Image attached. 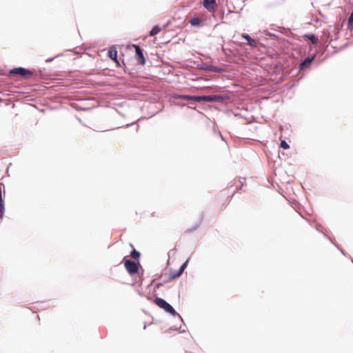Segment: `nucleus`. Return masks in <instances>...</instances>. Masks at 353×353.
Returning a JSON list of instances; mask_svg holds the SVG:
<instances>
[{
  "label": "nucleus",
  "instance_id": "obj_8",
  "mask_svg": "<svg viewBox=\"0 0 353 353\" xmlns=\"http://www.w3.org/2000/svg\"><path fill=\"white\" fill-rule=\"evenodd\" d=\"M314 57H312L311 58L310 57H307L306 59H304V61L300 64V69L301 70H303L307 67L310 66V65L311 64V63L312 62V61L314 60Z\"/></svg>",
  "mask_w": 353,
  "mask_h": 353
},
{
  "label": "nucleus",
  "instance_id": "obj_1",
  "mask_svg": "<svg viewBox=\"0 0 353 353\" xmlns=\"http://www.w3.org/2000/svg\"><path fill=\"white\" fill-rule=\"evenodd\" d=\"M9 74L11 76L19 75L25 79H28L33 77L32 71L23 68H14L10 71Z\"/></svg>",
  "mask_w": 353,
  "mask_h": 353
},
{
  "label": "nucleus",
  "instance_id": "obj_18",
  "mask_svg": "<svg viewBox=\"0 0 353 353\" xmlns=\"http://www.w3.org/2000/svg\"><path fill=\"white\" fill-rule=\"evenodd\" d=\"M192 230H185V232H186V233H188V232H191Z\"/></svg>",
  "mask_w": 353,
  "mask_h": 353
},
{
  "label": "nucleus",
  "instance_id": "obj_16",
  "mask_svg": "<svg viewBox=\"0 0 353 353\" xmlns=\"http://www.w3.org/2000/svg\"><path fill=\"white\" fill-rule=\"evenodd\" d=\"M347 26L349 28H352L353 26V11L351 15L348 18Z\"/></svg>",
  "mask_w": 353,
  "mask_h": 353
},
{
  "label": "nucleus",
  "instance_id": "obj_4",
  "mask_svg": "<svg viewBox=\"0 0 353 353\" xmlns=\"http://www.w3.org/2000/svg\"><path fill=\"white\" fill-rule=\"evenodd\" d=\"M196 101H220L222 99V97L219 95H209V96H198L197 98L195 99Z\"/></svg>",
  "mask_w": 353,
  "mask_h": 353
},
{
  "label": "nucleus",
  "instance_id": "obj_7",
  "mask_svg": "<svg viewBox=\"0 0 353 353\" xmlns=\"http://www.w3.org/2000/svg\"><path fill=\"white\" fill-rule=\"evenodd\" d=\"M241 37L247 40L248 45H249L251 48H256L257 46L258 42L255 39H252L250 35L246 33H243Z\"/></svg>",
  "mask_w": 353,
  "mask_h": 353
},
{
  "label": "nucleus",
  "instance_id": "obj_11",
  "mask_svg": "<svg viewBox=\"0 0 353 353\" xmlns=\"http://www.w3.org/2000/svg\"><path fill=\"white\" fill-rule=\"evenodd\" d=\"M188 260H187L180 268L179 270L177 272V273L174 274H171L170 275V279H176L177 277H179L182 273L184 271V270L185 269L187 265H188Z\"/></svg>",
  "mask_w": 353,
  "mask_h": 353
},
{
  "label": "nucleus",
  "instance_id": "obj_6",
  "mask_svg": "<svg viewBox=\"0 0 353 353\" xmlns=\"http://www.w3.org/2000/svg\"><path fill=\"white\" fill-rule=\"evenodd\" d=\"M203 6L209 11H214L216 6L215 0H203Z\"/></svg>",
  "mask_w": 353,
  "mask_h": 353
},
{
  "label": "nucleus",
  "instance_id": "obj_14",
  "mask_svg": "<svg viewBox=\"0 0 353 353\" xmlns=\"http://www.w3.org/2000/svg\"><path fill=\"white\" fill-rule=\"evenodd\" d=\"M130 256L134 259H138L140 256V253L137 251L136 250H133L131 253H130Z\"/></svg>",
  "mask_w": 353,
  "mask_h": 353
},
{
  "label": "nucleus",
  "instance_id": "obj_12",
  "mask_svg": "<svg viewBox=\"0 0 353 353\" xmlns=\"http://www.w3.org/2000/svg\"><path fill=\"white\" fill-rule=\"evenodd\" d=\"M305 37H307V39H309L313 44H316L318 42V39L313 34H305Z\"/></svg>",
  "mask_w": 353,
  "mask_h": 353
},
{
  "label": "nucleus",
  "instance_id": "obj_10",
  "mask_svg": "<svg viewBox=\"0 0 353 353\" xmlns=\"http://www.w3.org/2000/svg\"><path fill=\"white\" fill-rule=\"evenodd\" d=\"M173 97L174 99L191 100V101H196L195 99L197 98L198 96H190V95H185V94H176V95H174Z\"/></svg>",
  "mask_w": 353,
  "mask_h": 353
},
{
  "label": "nucleus",
  "instance_id": "obj_5",
  "mask_svg": "<svg viewBox=\"0 0 353 353\" xmlns=\"http://www.w3.org/2000/svg\"><path fill=\"white\" fill-rule=\"evenodd\" d=\"M134 48H135V52L136 55L137 57V61L139 63L143 65L145 63V59L144 57V55L143 54L142 50L141 48L137 45H133Z\"/></svg>",
  "mask_w": 353,
  "mask_h": 353
},
{
  "label": "nucleus",
  "instance_id": "obj_15",
  "mask_svg": "<svg viewBox=\"0 0 353 353\" xmlns=\"http://www.w3.org/2000/svg\"><path fill=\"white\" fill-rule=\"evenodd\" d=\"M192 26H198L201 23V20L199 18H193L190 21Z\"/></svg>",
  "mask_w": 353,
  "mask_h": 353
},
{
  "label": "nucleus",
  "instance_id": "obj_19",
  "mask_svg": "<svg viewBox=\"0 0 353 353\" xmlns=\"http://www.w3.org/2000/svg\"><path fill=\"white\" fill-rule=\"evenodd\" d=\"M1 210H2L3 209V204L2 203H1Z\"/></svg>",
  "mask_w": 353,
  "mask_h": 353
},
{
  "label": "nucleus",
  "instance_id": "obj_2",
  "mask_svg": "<svg viewBox=\"0 0 353 353\" xmlns=\"http://www.w3.org/2000/svg\"><path fill=\"white\" fill-rule=\"evenodd\" d=\"M154 302L157 306L163 309L165 312L171 314L172 315L174 316L177 314L174 309L163 299L156 298Z\"/></svg>",
  "mask_w": 353,
  "mask_h": 353
},
{
  "label": "nucleus",
  "instance_id": "obj_17",
  "mask_svg": "<svg viewBox=\"0 0 353 353\" xmlns=\"http://www.w3.org/2000/svg\"><path fill=\"white\" fill-rule=\"evenodd\" d=\"M281 147L283 149H288L290 148L289 145L285 141L281 142Z\"/></svg>",
  "mask_w": 353,
  "mask_h": 353
},
{
  "label": "nucleus",
  "instance_id": "obj_9",
  "mask_svg": "<svg viewBox=\"0 0 353 353\" xmlns=\"http://www.w3.org/2000/svg\"><path fill=\"white\" fill-rule=\"evenodd\" d=\"M108 56L112 60L114 61L116 63H118L117 51L114 47L110 48L108 52Z\"/></svg>",
  "mask_w": 353,
  "mask_h": 353
},
{
  "label": "nucleus",
  "instance_id": "obj_13",
  "mask_svg": "<svg viewBox=\"0 0 353 353\" xmlns=\"http://www.w3.org/2000/svg\"><path fill=\"white\" fill-rule=\"evenodd\" d=\"M161 30V28L159 27L158 26H156L153 27V28L150 32V36L153 37L156 34H157Z\"/></svg>",
  "mask_w": 353,
  "mask_h": 353
},
{
  "label": "nucleus",
  "instance_id": "obj_3",
  "mask_svg": "<svg viewBox=\"0 0 353 353\" xmlns=\"http://www.w3.org/2000/svg\"><path fill=\"white\" fill-rule=\"evenodd\" d=\"M124 266L128 272L131 274H135L138 272L139 266L136 262L132 261L129 259H124Z\"/></svg>",
  "mask_w": 353,
  "mask_h": 353
}]
</instances>
